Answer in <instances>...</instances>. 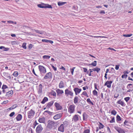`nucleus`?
I'll return each mask as SVG.
<instances>
[{
    "label": "nucleus",
    "mask_w": 133,
    "mask_h": 133,
    "mask_svg": "<svg viewBox=\"0 0 133 133\" xmlns=\"http://www.w3.org/2000/svg\"><path fill=\"white\" fill-rule=\"evenodd\" d=\"M56 123L52 121L49 120L48 122L47 127L50 129H54L55 127Z\"/></svg>",
    "instance_id": "obj_1"
},
{
    "label": "nucleus",
    "mask_w": 133,
    "mask_h": 133,
    "mask_svg": "<svg viewBox=\"0 0 133 133\" xmlns=\"http://www.w3.org/2000/svg\"><path fill=\"white\" fill-rule=\"evenodd\" d=\"M37 6L39 8H52V6L48 4L42 3L41 4H38Z\"/></svg>",
    "instance_id": "obj_2"
},
{
    "label": "nucleus",
    "mask_w": 133,
    "mask_h": 133,
    "mask_svg": "<svg viewBox=\"0 0 133 133\" xmlns=\"http://www.w3.org/2000/svg\"><path fill=\"white\" fill-rule=\"evenodd\" d=\"M75 105L74 104L69 105L68 108V112L71 114L74 113L75 111Z\"/></svg>",
    "instance_id": "obj_3"
},
{
    "label": "nucleus",
    "mask_w": 133,
    "mask_h": 133,
    "mask_svg": "<svg viewBox=\"0 0 133 133\" xmlns=\"http://www.w3.org/2000/svg\"><path fill=\"white\" fill-rule=\"evenodd\" d=\"M35 113V112L34 110L32 109H31L27 112L28 118L29 119L32 118L34 117Z\"/></svg>",
    "instance_id": "obj_4"
},
{
    "label": "nucleus",
    "mask_w": 133,
    "mask_h": 133,
    "mask_svg": "<svg viewBox=\"0 0 133 133\" xmlns=\"http://www.w3.org/2000/svg\"><path fill=\"white\" fill-rule=\"evenodd\" d=\"M38 67L39 71L41 73L45 74L46 72V69L43 66L39 65Z\"/></svg>",
    "instance_id": "obj_5"
},
{
    "label": "nucleus",
    "mask_w": 133,
    "mask_h": 133,
    "mask_svg": "<svg viewBox=\"0 0 133 133\" xmlns=\"http://www.w3.org/2000/svg\"><path fill=\"white\" fill-rule=\"evenodd\" d=\"M65 94L66 97L68 96L69 95L73 96L74 95L73 92L68 89H66L65 90Z\"/></svg>",
    "instance_id": "obj_6"
},
{
    "label": "nucleus",
    "mask_w": 133,
    "mask_h": 133,
    "mask_svg": "<svg viewBox=\"0 0 133 133\" xmlns=\"http://www.w3.org/2000/svg\"><path fill=\"white\" fill-rule=\"evenodd\" d=\"M43 128L41 124L38 125L36 129V132L37 133H41L43 130Z\"/></svg>",
    "instance_id": "obj_7"
},
{
    "label": "nucleus",
    "mask_w": 133,
    "mask_h": 133,
    "mask_svg": "<svg viewBox=\"0 0 133 133\" xmlns=\"http://www.w3.org/2000/svg\"><path fill=\"white\" fill-rule=\"evenodd\" d=\"M52 77V75L51 72H49L46 74L44 77V78L45 79H51Z\"/></svg>",
    "instance_id": "obj_8"
},
{
    "label": "nucleus",
    "mask_w": 133,
    "mask_h": 133,
    "mask_svg": "<svg viewBox=\"0 0 133 133\" xmlns=\"http://www.w3.org/2000/svg\"><path fill=\"white\" fill-rule=\"evenodd\" d=\"M42 88L43 86L42 85L40 84L37 89V92L38 94H41L42 92Z\"/></svg>",
    "instance_id": "obj_9"
},
{
    "label": "nucleus",
    "mask_w": 133,
    "mask_h": 133,
    "mask_svg": "<svg viewBox=\"0 0 133 133\" xmlns=\"http://www.w3.org/2000/svg\"><path fill=\"white\" fill-rule=\"evenodd\" d=\"M115 129L119 133H125V132L124 130L120 128L116 127L115 128Z\"/></svg>",
    "instance_id": "obj_10"
},
{
    "label": "nucleus",
    "mask_w": 133,
    "mask_h": 133,
    "mask_svg": "<svg viewBox=\"0 0 133 133\" xmlns=\"http://www.w3.org/2000/svg\"><path fill=\"white\" fill-rule=\"evenodd\" d=\"M65 127L63 126V125L61 124L58 128V130L61 132H63L64 131L65 128Z\"/></svg>",
    "instance_id": "obj_11"
},
{
    "label": "nucleus",
    "mask_w": 133,
    "mask_h": 133,
    "mask_svg": "<svg viewBox=\"0 0 133 133\" xmlns=\"http://www.w3.org/2000/svg\"><path fill=\"white\" fill-rule=\"evenodd\" d=\"M62 113H59L57 114L53 117V118L54 119L57 120L60 118L62 116Z\"/></svg>",
    "instance_id": "obj_12"
},
{
    "label": "nucleus",
    "mask_w": 133,
    "mask_h": 133,
    "mask_svg": "<svg viewBox=\"0 0 133 133\" xmlns=\"http://www.w3.org/2000/svg\"><path fill=\"white\" fill-rule=\"evenodd\" d=\"M55 106L56 108V109L57 110H60L62 109V107L58 103H55Z\"/></svg>",
    "instance_id": "obj_13"
},
{
    "label": "nucleus",
    "mask_w": 133,
    "mask_h": 133,
    "mask_svg": "<svg viewBox=\"0 0 133 133\" xmlns=\"http://www.w3.org/2000/svg\"><path fill=\"white\" fill-rule=\"evenodd\" d=\"M74 90L75 92V95H77L80 93L82 90L81 89L78 88H75L74 89Z\"/></svg>",
    "instance_id": "obj_14"
},
{
    "label": "nucleus",
    "mask_w": 133,
    "mask_h": 133,
    "mask_svg": "<svg viewBox=\"0 0 133 133\" xmlns=\"http://www.w3.org/2000/svg\"><path fill=\"white\" fill-rule=\"evenodd\" d=\"M112 83V81H107L105 83L104 85L107 86V87L109 88H110L111 87V84Z\"/></svg>",
    "instance_id": "obj_15"
},
{
    "label": "nucleus",
    "mask_w": 133,
    "mask_h": 133,
    "mask_svg": "<svg viewBox=\"0 0 133 133\" xmlns=\"http://www.w3.org/2000/svg\"><path fill=\"white\" fill-rule=\"evenodd\" d=\"M133 87V85L132 84H128L127 86V88L129 90L127 91V92L132 91Z\"/></svg>",
    "instance_id": "obj_16"
},
{
    "label": "nucleus",
    "mask_w": 133,
    "mask_h": 133,
    "mask_svg": "<svg viewBox=\"0 0 133 133\" xmlns=\"http://www.w3.org/2000/svg\"><path fill=\"white\" fill-rule=\"evenodd\" d=\"M3 75L4 77L5 78L9 79L11 78V77L8 73L5 72H3Z\"/></svg>",
    "instance_id": "obj_17"
},
{
    "label": "nucleus",
    "mask_w": 133,
    "mask_h": 133,
    "mask_svg": "<svg viewBox=\"0 0 133 133\" xmlns=\"http://www.w3.org/2000/svg\"><path fill=\"white\" fill-rule=\"evenodd\" d=\"M78 116V115H74L72 118V121H74V122L78 121L79 120Z\"/></svg>",
    "instance_id": "obj_18"
},
{
    "label": "nucleus",
    "mask_w": 133,
    "mask_h": 133,
    "mask_svg": "<svg viewBox=\"0 0 133 133\" xmlns=\"http://www.w3.org/2000/svg\"><path fill=\"white\" fill-rule=\"evenodd\" d=\"M13 94V91H10L6 92L5 95V96L7 97H9L11 96Z\"/></svg>",
    "instance_id": "obj_19"
},
{
    "label": "nucleus",
    "mask_w": 133,
    "mask_h": 133,
    "mask_svg": "<svg viewBox=\"0 0 133 133\" xmlns=\"http://www.w3.org/2000/svg\"><path fill=\"white\" fill-rule=\"evenodd\" d=\"M38 121L40 123H45V118L44 117L39 118L38 120Z\"/></svg>",
    "instance_id": "obj_20"
},
{
    "label": "nucleus",
    "mask_w": 133,
    "mask_h": 133,
    "mask_svg": "<svg viewBox=\"0 0 133 133\" xmlns=\"http://www.w3.org/2000/svg\"><path fill=\"white\" fill-rule=\"evenodd\" d=\"M8 88V87L6 85L4 84L3 85L2 87L3 93H5L6 91V89Z\"/></svg>",
    "instance_id": "obj_21"
},
{
    "label": "nucleus",
    "mask_w": 133,
    "mask_h": 133,
    "mask_svg": "<svg viewBox=\"0 0 133 133\" xmlns=\"http://www.w3.org/2000/svg\"><path fill=\"white\" fill-rule=\"evenodd\" d=\"M64 83L63 81H61L59 85V87L60 88H62L64 87Z\"/></svg>",
    "instance_id": "obj_22"
},
{
    "label": "nucleus",
    "mask_w": 133,
    "mask_h": 133,
    "mask_svg": "<svg viewBox=\"0 0 133 133\" xmlns=\"http://www.w3.org/2000/svg\"><path fill=\"white\" fill-rule=\"evenodd\" d=\"M117 103L121 105L122 107H124L125 105V104L124 102H123L121 101V100H119L118 101H117Z\"/></svg>",
    "instance_id": "obj_23"
},
{
    "label": "nucleus",
    "mask_w": 133,
    "mask_h": 133,
    "mask_svg": "<svg viewBox=\"0 0 133 133\" xmlns=\"http://www.w3.org/2000/svg\"><path fill=\"white\" fill-rule=\"evenodd\" d=\"M22 117V115L21 114H18L16 117V119L17 121H20L21 120Z\"/></svg>",
    "instance_id": "obj_24"
},
{
    "label": "nucleus",
    "mask_w": 133,
    "mask_h": 133,
    "mask_svg": "<svg viewBox=\"0 0 133 133\" xmlns=\"http://www.w3.org/2000/svg\"><path fill=\"white\" fill-rule=\"evenodd\" d=\"M53 103V101H51L49 102L46 106V108L48 109L50 108L52 105Z\"/></svg>",
    "instance_id": "obj_25"
},
{
    "label": "nucleus",
    "mask_w": 133,
    "mask_h": 133,
    "mask_svg": "<svg viewBox=\"0 0 133 133\" xmlns=\"http://www.w3.org/2000/svg\"><path fill=\"white\" fill-rule=\"evenodd\" d=\"M56 92L58 95L60 94H62L64 93L63 90H61L59 89L56 90Z\"/></svg>",
    "instance_id": "obj_26"
},
{
    "label": "nucleus",
    "mask_w": 133,
    "mask_h": 133,
    "mask_svg": "<svg viewBox=\"0 0 133 133\" xmlns=\"http://www.w3.org/2000/svg\"><path fill=\"white\" fill-rule=\"evenodd\" d=\"M87 102L90 105H94V103L91 101L89 98L87 99Z\"/></svg>",
    "instance_id": "obj_27"
},
{
    "label": "nucleus",
    "mask_w": 133,
    "mask_h": 133,
    "mask_svg": "<svg viewBox=\"0 0 133 133\" xmlns=\"http://www.w3.org/2000/svg\"><path fill=\"white\" fill-rule=\"evenodd\" d=\"M99 124L98 125L99 129H101L104 128V125L101 123L99 122Z\"/></svg>",
    "instance_id": "obj_28"
},
{
    "label": "nucleus",
    "mask_w": 133,
    "mask_h": 133,
    "mask_svg": "<svg viewBox=\"0 0 133 133\" xmlns=\"http://www.w3.org/2000/svg\"><path fill=\"white\" fill-rule=\"evenodd\" d=\"M78 99L77 96H75L74 99V103L76 104L78 103Z\"/></svg>",
    "instance_id": "obj_29"
},
{
    "label": "nucleus",
    "mask_w": 133,
    "mask_h": 133,
    "mask_svg": "<svg viewBox=\"0 0 133 133\" xmlns=\"http://www.w3.org/2000/svg\"><path fill=\"white\" fill-rule=\"evenodd\" d=\"M3 49V50L4 51H6L9 50V48H5L4 46H1L0 47V49Z\"/></svg>",
    "instance_id": "obj_30"
},
{
    "label": "nucleus",
    "mask_w": 133,
    "mask_h": 133,
    "mask_svg": "<svg viewBox=\"0 0 133 133\" xmlns=\"http://www.w3.org/2000/svg\"><path fill=\"white\" fill-rule=\"evenodd\" d=\"M48 98L46 97H45L43 98V101L41 102V103L42 104H44L46 102L48 101Z\"/></svg>",
    "instance_id": "obj_31"
},
{
    "label": "nucleus",
    "mask_w": 133,
    "mask_h": 133,
    "mask_svg": "<svg viewBox=\"0 0 133 133\" xmlns=\"http://www.w3.org/2000/svg\"><path fill=\"white\" fill-rule=\"evenodd\" d=\"M61 124L63 125V126L66 127H67L68 124V122L66 121H64Z\"/></svg>",
    "instance_id": "obj_32"
},
{
    "label": "nucleus",
    "mask_w": 133,
    "mask_h": 133,
    "mask_svg": "<svg viewBox=\"0 0 133 133\" xmlns=\"http://www.w3.org/2000/svg\"><path fill=\"white\" fill-rule=\"evenodd\" d=\"M81 95L82 96V95H84L86 96L87 97H89L88 95L87 94V92L85 91H83Z\"/></svg>",
    "instance_id": "obj_33"
},
{
    "label": "nucleus",
    "mask_w": 133,
    "mask_h": 133,
    "mask_svg": "<svg viewBox=\"0 0 133 133\" xmlns=\"http://www.w3.org/2000/svg\"><path fill=\"white\" fill-rule=\"evenodd\" d=\"M66 3V2H58V4L59 6H62Z\"/></svg>",
    "instance_id": "obj_34"
},
{
    "label": "nucleus",
    "mask_w": 133,
    "mask_h": 133,
    "mask_svg": "<svg viewBox=\"0 0 133 133\" xmlns=\"http://www.w3.org/2000/svg\"><path fill=\"white\" fill-rule=\"evenodd\" d=\"M101 69L100 68H98L97 67H96L95 68H94L92 69V70L94 71H96L97 73H98L100 71Z\"/></svg>",
    "instance_id": "obj_35"
},
{
    "label": "nucleus",
    "mask_w": 133,
    "mask_h": 133,
    "mask_svg": "<svg viewBox=\"0 0 133 133\" xmlns=\"http://www.w3.org/2000/svg\"><path fill=\"white\" fill-rule=\"evenodd\" d=\"M122 120L120 116L118 115H117L116 116V121L117 122H119Z\"/></svg>",
    "instance_id": "obj_36"
},
{
    "label": "nucleus",
    "mask_w": 133,
    "mask_h": 133,
    "mask_svg": "<svg viewBox=\"0 0 133 133\" xmlns=\"http://www.w3.org/2000/svg\"><path fill=\"white\" fill-rule=\"evenodd\" d=\"M87 115L86 113H84L83 115V120H85L87 118Z\"/></svg>",
    "instance_id": "obj_37"
},
{
    "label": "nucleus",
    "mask_w": 133,
    "mask_h": 133,
    "mask_svg": "<svg viewBox=\"0 0 133 133\" xmlns=\"http://www.w3.org/2000/svg\"><path fill=\"white\" fill-rule=\"evenodd\" d=\"M97 65V62L96 61H94L93 62H92L91 64H89V65H92L93 66H96Z\"/></svg>",
    "instance_id": "obj_38"
},
{
    "label": "nucleus",
    "mask_w": 133,
    "mask_h": 133,
    "mask_svg": "<svg viewBox=\"0 0 133 133\" xmlns=\"http://www.w3.org/2000/svg\"><path fill=\"white\" fill-rule=\"evenodd\" d=\"M117 112L114 109H113L112 110L111 112V114L114 115H115L116 114H117Z\"/></svg>",
    "instance_id": "obj_39"
},
{
    "label": "nucleus",
    "mask_w": 133,
    "mask_h": 133,
    "mask_svg": "<svg viewBox=\"0 0 133 133\" xmlns=\"http://www.w3.org/2000/svg\"><path fill=\"white\" fill-rule=\"evenodd\" d=\"M26 43L24 42L22 44V47L23 48V49H26Z\"/></svg>",
    "instance_id": "obj_40"
},
{
    "label": "nucleus",
    "mask_w": 133,
    "mask_h": 133,
    "mask_svg": "<svg viewBox=\"0 0 133 133\" xmlns=\"http://www.w3.org/2000/svg\"><path fill=\"white\" fill-rule=\"evenodd\" d=\"M93 95L94 96H97L98 95V92L96 90H95L92 91Z\"/></svg>",
    "instance_id": "obj_41"
},
{
    "label": "nucleus",
    "mask_w": 133,
    "mask_h": 133,
    "mask_svg": "<svg viewBox=\"0 0 133 133\" xmlns=\"http://www.w3.org/2000/svg\"><path fill=\"white\" fill-rule=\"evenodd\" d=\"M50 57V56L48 55H44L43 56V59H49Z\"/></svg>",
    "instance_id": "obj_42"
},
{
    "label": "nucleus",
    "mask_w": 133,
    "mask_h": 133,
    "mask_svg": "<svg viewBox=\"0 0 133 133\" xmlns=\"http://www.w3.org/2000/svg\"><path fill=\"white\" fill-rule=\"evenodd\" d=\"M110 118L111 119V120L110 121V123H113L115 122V118L114 117H113L112 118V117H110Z\"/></svg>",
    "instance_id": "obj_43"
},
{
    "label": "nucleus",
    "mask_w": 133,
    "mask_h": 133,
    "mask_svg": "<svg viewBox=\"0 0 133 133\" xmlns=\"http://www.w3.org/2000/svg\"><path fill=\"white\" fill-rule=\"evenodd\" d=\"M88 36H89L90 37H94L95 38H98V37H100L101 38H105V37L104 36H94L92 35H88Z\"/></svg>",
    "instance_id": "obj_44"
},
{
    "label": "nucleus",
    "mask_w": 133,
    "mask_h": 133,
    "mask_svg": "<svg viewBox=\"0 0 133 133\" xmlns=\"http://www.w3.org/2000/svg\"><path fill=\"white\" fill-rule=\"evenodd\" d=\"M13 75L15 77H17L18 75V72L17 71H15L14 72Z\"/></svg>",
    "instance_id": "obj_45"
},
{
    "label": "nucleus",
    "mask_w": 133,
    "mask_h": 133,
    "mask_svg": "<svg viewBox=\"0 0 133 133\" xmlns=\"http://www.w3.org/2000/svg\"><path fill=\"white\" fill-rule=\"evenodd\" d=\"M75 68H76L75 67H73L71 69H70V71L71 72V74L72 75H73L74 70V69Z\"/></svg>",
    "instance_id": "obj_46"
},
{
    "label": "nucleus",
    "mask_w": 133,
    "mask_h": 133,
    "mask_svg": "<svg viewBox=\"0 0 133 133\" xmlns=\"http://www.w3.org/2000/svg\"><path fill=\"white\" fill-rule=\"evenodd\" d=\"M132 35V34H124L123 35V36L125 37H130Z\"/></svg>",
    "instance_id": "obj_47"
},
{
    "label": "nucleus",
    "mask_w": 133,
    "mask_h": 133,
    "mask_svg": "<svg viewBox=\"0 0 133 133\" xmlns=\"http://www.w3.org/2000/svg\"><path fill=\"white\" fill-rule=\"evenodd\" d=\"M51 94L54 96H56V92L54 91H52L51 92Z\"/></svg>",
    "instance_id": "obj_48"
},
{
    "label": "nucleus",
    "mask_w": 133,
    "mask_h": 133,
    "mask_svg": "<svg viewBox=\"0 0 133 133\" xmlns=\"http://www.w3.org/2000/svg\"><path fill=\"white\" fill-rule=\"evenodd\" d=\"M7 22L8 23L14 24H17V22H14L11 21H7Z\"/></svg>",
    "instance_id": "obj_49"
},
{
    "label": "nucleus",
    "mask_w": 133,
    "mask_h": 133,
    "mask_svg": "<svg viewBox=\"0 0 133 133\" xmlns=\"http://www.w3.org/2000/svg\"><path fill=\"white\" fill-rule=\"evenodd\" d=\"M90 130L89 129H87L84 130L83 132V133H90Z\"/></svg>",
    "instance_id": "obj_50"
},
{
    "label": "nucleus",
    "mask_w": 133,
    "mask_h": 133,
    "mask_svg": "<svg viewBox=\"0 0 133 133\" xmlns=\"http://www.w3.org/2000/svg\"><path fill=\"white\" fill-rule=\"evenodd\" d=\"M33 45L32 44H29L28 46L29 49V50L31 49L33 47Z\"/></svg>",
    "instance_id": "obj_51"
},
{
    "label": "nucleus",
    "mask_w": 133,
    "mask_h": 133,
    "mask_svg": "<svg viewBox=\"0 0 133 133\" xmlns=\"http://www.w3.org/2000/svg\"><path fill=\"white\" fill-rule=\"evenodd\" d=\"M130 97H127L124 98V99L127 102L130 100Z\"/></svg>",
    "instance_id": "obj_52"
},
{
    "label": "nucleus",
    "mask_w": 133,
    "mask_h": 133,
    "mask_svg": "<svg viewBox=\"0 0 133 133\" xmlns=\"http://www.w3.org/2000/svg\"><path fill=\"white\" fill-rule=\"evenodd\" d=\"M128 76V75H125L124 74L122 75V76L121 77L122 78H126Z\"/></svg>",
    "instance_id": "obj_53"
},
{
    "label": "nucleus",
    "mask_w": 133,
    "mask_h": 133,
    "mask_svg": "<svg viewBox=\"0 0 133 133\" xmlns=\"http://www.w3.org/2000/svg\"><path fill=\"white\" fill-rule=\"evenodd\" d=\"M38 124V123L37 122V121L36 120L35 121L33 124L34 125V128H35L36 126Z\"/></svg>",
    "instance_id": "obj_54"
},
{
    "label": "nucleus",
    "mask_w": 133,
    "mask_h": 133,
    "mask_svg": "<svg viewBox=\"0 0 133 133\" xmlns=\"http://www.w3.org/2000/svg\"><path fill=\"white\" fill-rule=\"evenodd\" d=\"M15 114V113L14 112H12L9 115V116L10 117H12Z\"/></svg>",
    "instance_id": "obj_55"
},
{
    "label": "nucleus",
    "mask_w": 133,
    "mask_h": 133,
    "mask_svg": "<svg viewBox=\"0 0 133 133\" xmlns=\"http://www.w3.org/2000/svg\"><path fill=\"white\" fill-rule=\"evenodd\" d=\"M119 66V65H116L115 66V69L117 70H118Z\"/></svg>",
    "instance_id": "obj_56"
},
{
    "label": "nucleus",
    "mask_w": 133,
    "mask_h": 133,
    "mask_svg": "<svg viewBox=\"0 0 133 133\" xmlns=\"http://www.w3.org/2000/svg\"><path fill=\"white\" fill-rule=\"evenodd\" d=\"M128 123V121H127L126 120H125L124 123V125L125 126L126 125L128 126V125L127 124Z\"/></svg>",
    "instance_id": "obj_57"
},
{
    "label": "nucleus",
    "mask_w": 133,
    "mask_h": 133,
    "mask_svg": "<svg viewBox=\"0 0 133 133\" xmlns=\"http://www.w3.org/2000/svg\"><path fill=\"white\" fill-rule=\"evenodd\" d=\"M83 89L84 90H86L87 89H88V87L87 86H86L83 87Z\"/></svg>",
    "instance_id": "obj_58"
},
{
    "label": "nucleus",
    "mask_w": 133,
    "mask_h": 133,
    "mask_svg": "<svg viewBox=\"0 0 133 133\" xmlns=\"http://www.w3.org/2000/svg\"><path fill=\"white\" fill-rule=\"evenodd\" d=\"M48 40L46 39H42V41L43 42H48Z\"/></svg>",
    "instance_id": "obj_59"
},
{
    "label": "nucleus",
    "mask_w": 133,
    "mask_h": 133,
    "mask_svg": "<svg viewBox=\"0 0 133 133\" xmlns=\"http://www.w3.org/2000/svg\"><path fill=\"white\" fill-rule=\"evenodd\" d=\"M17 44L16 42L15 41H12L11 42V44L12 45H15Z\"/></svg>",
    "instance_id": "obj_60"
},
{
    "label": "nucleus",
    "mask_w": 133,
    "mask_h": 133,
    "mask_svg": "<svg viewBox=\"0 0 133 133\" xmlns=\"http://www.w3.org/2000/svg\"><path fill=\"white\" fill-rule=\"evenodd\" d=\"M99 13L100 14H105V12L104 10H102L100 11Z\"/></svg>",
    "instance_id": "obj_61"
},
{
    "label": "nucleus",
    "mask_w": 133,
    "mask_h": 133,
    "mask_svg": "<svg viewBox=\"0 0 133 133\" xmlns=\"http://www.w3.org/2000/svg\"><path fill=\"white\" fill-rule=\"evenodd\" d=\"M51 67H52V69L54 71H56L57 70V68H56L54 66L52 65H51Z\"/></svg>",
    "instance_id": "obj_62"
},
{
    "label": "nucleus",
    "mask_w": 133,
    "mask_h": 133,
    "mask_svg": "<svg viewBox=\"0 0 133 133\" xmlns=\"http://www.w3.org/2000/svg\"><path fill=\"white\" fill-rule=\"evenodd\" d=\"M17 106V104H14L12 107H13L12 108H13V109H14L15 108H16Z\"/></svg>",
    "instance_id": "obj_63"
},
{
    "label": "nucleus",
    "mask_w": 133,
    "mask_h": 133,
    "mask_svg": "<svg viewBox=\"0 0 133 133\" xmlns=\"http://www.w3.org/2000/svg\"><path fill=\"white\" fill-rule=\"evenodd\" d=\"M59 69H62L64 71H65V68L63 66H61V67L59 68Z\"/></svg>",
    "instance_id": "obj_64"
}]
</instances>
